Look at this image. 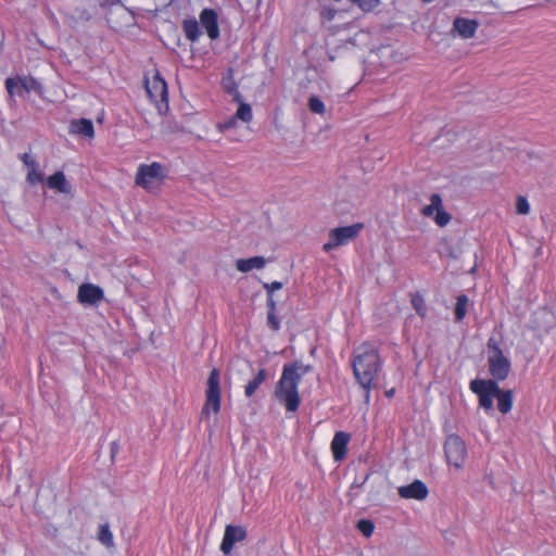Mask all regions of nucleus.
I'll use <instances>...</instances> for the list:
<instances>
[{
	"label": "nucleus",
	"mask_w": 556,
	"mask_h": 556,
	"mask_svg": "<svg viewBox=\"0 0 556 556\" xmlns=\"http://www.w3.org/2000/svg\"><path fill=\"white\" fill-rule=\"evenodd\" d=\"M412 304L420 317H422V318L426 317L427 306H426V302L421 295L417 294V295L413 296Z\"/></svg>",
	"instance_id": "nucleus-30"
},
{
	"label": "nucleus",
	"mask_w": 556,
	"mask_h": 556,
	"mask_svg": "<svg viewBox=\"0 0 556 556\" xmlns=\"http://www.w3.org/2000/svg\"><path fill=\"white\" fill-rule=\"evenodd\" d=\"M223 87L228 93L235 96L236 101L240 100L241 94L239 93L238 88L232 79L231 70L229 71L228 76L223 78Z\"/></svg>",
	"instance_id": "nucleus-28"
},
{
	"label": "nucleus",
	"mask_w": 556,
	"mask_h": 556,
	"mask_svg": "<svg viewBox=\"0 0 556 556\" xmlns=\"http://www.w3.org/2000/svg\"><path fill=\"white\" fill-rule=\"evenodd\" d=\"M497 399V408L502 414H507L513 408V391L511 390H502L500 388V393H496Z\"/></svg>",
	"instance_id": "nucleus-22"
},
{
	"label": "nucleus",
	"mask_w": 556,
	"mask_h": 556,
	"mask_svg": "<svg viewBox=\"0 0 556 556\" xmlns=\"http://www.w3.org/2000/svg\"><path fill=\"white\" fill-rule=\"evenodd\" d=\"M200 22L211 39L214 40L219 37L218 16L213 9L202 10L200 13Z\"/></svg>",
	"instance_id": "nucleus-15"
},
{
	"label": "nucleus",
	"mask_w": 556,
	"mask_h": 556,
	"mask_svg": "<svg viewBox=\"0 0 556 556\" xmlns=\"http://www.w3.org/2000/svg\"><path fill=\"white\" fill-rule=\"evenodd\" d=\"M393 393H394V390H390V391L387 392V395L391 396Z\"/></svg>",
	"instance_id": "nucleus-39"
},
{
	"label": "nucleus",
	"mask_w": 556,
	"mask_h": 556,
	"mask_svg": "<svg viewBox=\"0 0 556 556\" xmlns=\"http://www.w3.org/2000/svg\"><path fill=\"white\" fill-rule=\"evenodd\" d=\"M266 265L264 256H253L250 258H239L236 261V268L241 273H249L252 269H262Z\"/></svg>",
	"instance_id": "nucleus-20"
},
{
	"label": "nucleus",
	"mask_w": 556,
	"mask_h": 556,
	"mask_svg": "<svg viewBox=\"0 0 556 556\" xmlns=\"http://www.w3.org/2000/svg\"><path fill=\"white\" fill-rule=\"evenodd\" d=\"M267 305L269 307L268 314H267V325L270 329H273L274 331H277L280 329V321L275 314L276 303L273 298H269L267 300Z\"/></svg>",
	"instance_id": "nucleus-26"
},
{
	"label": "nucleus",
	"mask_w": 556,
	"mask_h": 556,
	"mask_svg": "<svg viewBox=\"0 0 556 556\" xmlns=\"http://www.w3.org/2000/svg\"><path fill=\"white\" fill-rule=\"evenodd\" d=\"M98 540L106 548H113L115 546L114 536H113V533H112V531L110 529V525L109 523L100 525L99 533H98Z\"/></svg>",
	"instance_id": "nucleus-24"
},
{
	"label": "nucleus",
	"mask_w": 556,
	"mask_h": 556,
	"mask_svg": "<svg viewBox=\"0 0 556 556\" xmlns=\"http://www.w3.org/2000/svg\"><path fill=\"white\" fill-rule=\"evenodd\" d=\"M78 301L81 304L96 305L104 298L103 290L92 283H83L78 288Z\"/></svg>",
	"instance_id": "nucleus-13"
},
{
	"label": "nucleus",
	"mask_w": 556,
	"mask_h": 556,
	"mask_svg": "<svg viewBox=\"0 0 556 556\" xmlns=\"http://www.w3.org/2000/svg\"><path fill=\"white\" fill-rule=\"evenodd\" d=\"M5 88L10 96H23L31 91L41 93V84L31 76H16L5 79Z\"/></svg>",
	"instance_id": "nucleus-9"
},
{
	"label": "nucleus",
	"mask_w": 556,
	"mask_h": 556,
	"mask_svg": "<svg viewBox=\"0 0 556 556\" xmlns=\"http://www.w3.org/2000/svg\"><path fill=\"white\" fill-rule=\"evenodd\" d=\"M312 369L311 365H305L301 361L283 365L280 379L276 384L275 396L279 403L285 405L287 412L294 413L299 409L301 403L299 384L303 376Z\"/></svg>",
	"instance_id": "nucleus-2"
},
{
	"label": "nucleus",
	"mask_w": 556,
	"mask_h": 556,
	"mask_svg": "<svg viewBox=\"0 0 556 556\" xmlns=\"http://www.w3.org/2000/svg\"><path fill=\"white\" fill-rule=\"evenodd\" d=\"M267 379L266 369L262 368L257 371V374L245 384L244 387V395L247 397H252L256 390L261 384L265 382Z\"/></svg>",
	"instance_id": "nucleus-21"
},
{
	"label": "nucleus",
	"mask_w": 556,
	"mask_h": 556,
	"mask_svg": "<svg viewBox=\"0 0 556 556\" xmlns=\"http://www.w3.org/2000/svg\"><path fill=\"white\" fill-rule=\"evenodd\" d=\"M247 538V531L241 526H227L220 544V551L229 554L236 543L242 542Z\"/></svg>",
	"instance_id": "nucleus-12"
},
{
	"label": "nucleus",
	"mask_w": 556,
	"mask_h": 556,
	"mask_svg": "<svg viewBox=\"0 0 556 556\" xmlns=\"http://www.w3.org/2000/svg\"><path fill=\"white\" fill-rule=\"evenodd\" d=\"M238 102H239V108L235 114L236 117L238 119H241L244 123L251 122L252 117H253V113H252V109H251L250 104L241 102V100H239Z\"/></svg>",
	"instance_id": "nucleus-27"
},
{
	"label": "nucleus",
	"mask_w": 556,
	"mask_h": 556,
	"mask_svg": "<svg viewBox=\"0 0 556 556\" xmlns=\"http://www.w3.org/2000/svg\"><path fill=\"white\" fill-rule=\"evenodd\" d=\"M488 350H489V354H498V352H503L500 343L494 338L489 339Z\"/></svg>",
	"instance_id": "nucleus-37"
},
{
	"label": "nucleus",
	"mask_w": 556,
	"mask_h": 556,
	"mask_svg": "<svg viewBox=\"0 0 556 556\" xmlns=\"http://www.w3.org/2000/svg\"><path fill=\"white\" fill-rule=\"evenodd\" d=\"M308 108L313 113L316 114L323 115L326 112L324 102L317 96H312L308 99Z\"/></svg>",
	"instance_id": "nucleus-29"
},
{
	"label": "nucleus",
	"mask_w": 556,
	"mask_h": 556,
	"mask_svg": "<svg viewBox=\"0 0 556 556\" xmlns=\"http://www.w3.org/2000/svg\"><path fill=\"white\" fill-rule=\"evenodd\" d=\"M351 440V435L344 431L336 432L331 441V451L333 458L340 462L345 458L348 453V445Z\"/></svg>",
	"instance_id": "nucleus-16"
},
{
	"label": "nucleus",
	"mask_w": 556,
	"mask_h": 556,
	"mask_svg": "<svg viewBox=\"0 0 556 556\" xmlns=\"http://www.w3.org/2000/svg\"><path fill=\"white\" fill-rule=\"evenodd\" d=\"M488 365L489 371L493 377L492 380H495L496 382L505 380L511 369L510 361L504 355L503 352H498V354H489Z\"/></svg>",
	"instance_id": "nucleus-11"
},
{
	"label": "nucleus",
	"mask_w": 556,
	"mask_h": 556,
	"mask_svg": "<svg viewBox=\"0 0 556 556\" xmlns=\"http://www.w3.org/2000/svg\"><path fill=\"white\" fill-rule=\"evenodd\" d=\"M47 185L50 189L63 193L72 194L73 188L70 181L66 179L63 172L58 170L53 175L47 178Z\"/></svg>",
	"instance_id": "nucleus-18"
},
{
	"label": "nucleus",
	"mask_w": 556,
	"mask_h": 556,
	"mask_svg": "<svg viewBox=\"0 0 556 556\" xmlns=\"http://www.w3.org/2000/svg\"><path fill=\"white\" fill-rule=\"evenodd\" d=\"M397 493L402 498L422 501L428 496L429 490L426 483L415 480L410 484L400 486Z\"/></svg>",
	"instance_id": "nucleus-14"
},
{
	"label": "nucleus",
	"mask_w": 556,
	"mask_h": 556,
	"mask_svg": "<svg viewBox=\"0 0 556 556\" xmlns=\"http://www.w3.org/2000/svg\"><path fill=\"white\" fill-rule=\"evenodd\" d=\"M469 299L466 294H460L456 299L455 305V320L460 321L465 318L467 314Z\"/></svg>",
	"instance_id": "nucleus-25"
},
{
	"label": "nucleus",
	"mask_w": 556,
	"mask_h": 556,
	"mask_svg": "<svg viewBox=\"0 0 556 556\" xmlns=\"http://www.w3.org/2000/svg\"><path fill=\"white\" fill-rule=\"evenodd\" d=\"M70 132L91 139L94 137V127L88 118L74 119L70 124Z\"/></svg>",
	"instance_id": "nucleus-19"
},
{
	"label": "nucleus",
	"mask_w": 556,
	"mask_h": 556,
	"mask_svg": "<svg viewBox=\"0 0 556 556\" xmlns=\"http://www.w3.org/2000/svg\"><path fill=\"white\" fill-rule=\"evenodd\" d=\"M444 452L447 464L456 469L464 466L467 457V448L465 442L456 434H451L444 443Z\"/></svg>",
	"instance_id": "nucleus-8"
},
{
	"label": "nucleus",
	"mask_w": 556,
	"mask_h": 556,
	"mask_svg": "<svg viewBox=\"0 0 556 556\" xmlns=\"http://www.w3.org/2000/svg\"><path fill=\"white\" fill-rule=\"evenodd\" d=\"M357 529L363 533L364 536L370 538L375 531V525L371 520L362 519L357 522Z\"/></svg>",
	"instance_id": "nucleus-31"
},
{
	"label": "nucleus",
	"mask_w": 556,
	"mask_h": 556,
	"mask_svg": "<svg viewBox=\"0 0 556 556\" xmlns=\"http://www.w3.org/2000/svg\"><path fill=\"white\" fill-rule=\"evenodd\" d=\"M165 177V167L159 162H153L139 165L135 182L139 187L150 190L155 181H162Z\"/></svg>",
	"instance_id": "nucleus-7"
},
{
	"label": "nucleus",
	"mask_w": 556,
	"mask_h": 556,
	"mask_svg": "<svg viewBox=\"0 0 556 556\" xmlns=\"http://www.w3.org/2000/svg\"><path fill=\"white\" fill-rule=\"evenodd\" d=\"M184 33L190 41L194 42L201 36L199 23L194 18L184 20L182 22Z\"/></svg>",
	"instance_id": "nucleus-23"
},
{
	"label": "nucleus",
	"mask_w": 556,
	"mask_h": 556,
	"mask_svg": "<svg viewBox=\"0 0 556 556\" xmlns=\"http://www.w3.org/2000/svg\"><path fill=\"white\" fill-rule=\"evenodd\" d=\"M478 22L464 17H456L453 23V29L464 39L472 38L478 29Z\"/></svg>",
	"instance_id": "nucleus-17"
},
{
	"label": "nucleus",
	"mask_w": 556,
	"mask_h": 556,
	"mask_svg": "<svg viewBox=\"0 0 556 556\" xmlns=\"http://www.w3.org/2000/svg\"><path fill=\"white\" fill-rule=\"evenodd\" d=\"M21 161L24 163L25 166H27L28 169L39 167L38 162L29 153L22 154Z\"/></svg>",
	"instance_id": "nucleus-35"
},
{
	"label": "nucleus",
	"mask_w": 556,
	"mask_h": 556,
	"mask_svg": "<svg viewBox=\"0 0 556 556\" xmlns=\"http://www.w3.org/2000/svg\"><path fill=\"white\" fill-rule=\"evenodd\" d=\"M470 390L479 396V404L484 410L493 409V400L496 393H500V387L495 380L475 379L470 382Z\"/></svg>",
	"instance_id": "nucleus-6"
},
{
	"label": "nucleus",
	"mask_w": 556,
	"mask_h": 556,
	"mask_svg": "<svg viewBox=\"0 0 556 556\" xmlns=\"http://www.w3.org/2000/svg\"><path fill=\"white\" fill-rule=\"evenodd\" d=\"M422 1H424V2H427V3H429V2H431L432 0H422Z\"/></svg>",
	"instance_id": "nucleus-40"
},
{
	"label": "nucleus",
	"mask_w": 556,
	"mask_h": 556,
	"mask_svg": "<svg viewBox=\"0 0 556 556\" xmlns=\"http://www.w3.org/2000/svg\"><path fill=\"white\" fill-rule=\"evenodd\" d=\"M27 181L30 185H37V184H40V182L43 181V175L39 170V167H35V168L28 169Z\"/></svg>",
	"instance_id": "nucleus-32"
},
{
	"label": "nucleus",
	"mask_w": 556,
	"mask_h": 556,
	"mask_svg": "<svg viewBox=\"0 0 556 556\" xmlns=\"http://www.w3.org/2000/svg\"><path fill=\"white\" fill-rule=\"evenodd\" d=\"M516 211L520 215H527L530 212V204L527 198L519 195L516 201Z\"/></svg>",
	"instance_id": "nucleus-33"
},
{
	"label": "nucleus",
	"mask_w": 556,
	"mask_h": 556,
	"mask_svg": "<svg viewBox=\"0 0 556 556\" xmlns=\"http://www.w3.org/2000/svg\"><path fill=\"white\" fill-rule=\"evenodd\" d=\"M337 13L338 10L330 5L323 7L320 11V15L325 21H332L336 17Z\"/></svg>",
	"instance_id": "nucleus-34"
},
{
	"label": "nucleus",
	"mask_w": 556,
	"mask_h": 556,
	"mask_svg": "<svg viewBox=\"0 0 556 556\" xmlns=\"http://www.w3.org/2000/svg\"><path fill=\"white\" fill-rule=\"evenodd\" d=\"M207 388L205 391V403L202 408V415L219 413L222 403L220 390V372L217 368H213L207 378Z\"/></svg>",
	"instance_id": "nucleus-4"
},
{
	"label": "nucleus",
	"mask_w": 556,
	"mask_h": 556,
	"mask_svg": "<svg viewBox=\"0 0 556 556\" xmlns=\"http://www.w3.org/2000/svg\"><path fill=\"white\" fill-rule=\"evenodd\" d=\"M352 366L354 377L365 392V402L369 403L381 366L378 349L370 342H363L353 352Z\"/></svg>",
	"instance_id": "nucleus-1"
},
{
	"label": "nucleus",
	"mask_w": 556,
	"mask_h": 556,
	"mask_svg": "<svg viewBox=\"0 0 556 556\" xmlns=\"http://www.w3.org/2000/svg\"><path fill=\"white\" fill-rule=\"evenodd\" d=\"M421 214L426 217L433 216L435 224L440 227L446 226L451 220V215L444 211L442 198L438 193L430 197V204L421 208Z\"/></svg>",
	"instance_id": "nucleus-10"
},
{
	"label": "nucleus",
	"mask_w": 556,
	"mask_h": 556,
	"mask_svg": "<svg viewBox=\"0 0 556 556\" xmlns=\"http://www.w3.org/2000/svg\"><path fill=\"white\" fill-rule=\"evenodd\" d=\"M362 229L363 224H353L331 229L329 240L323 247L324 251L330 252L339 247L349 244L359 235Z\"/></svg>",
	"instance_id": "nucleus-5"
},
{
	"label": "nucleus",
	"mask_w": 556,
	"mask_h": 556,
	"mask_svg": "<svg viewBox=\"0 0 556 556\" xmlns=\"http://www.w3.org/2000/svg\"><path fill=\"white\" fill-rule=\"evenodd\" d=\"M237 119L238 118L236 117V115L231 116L230 118H228L227 121H225L224 123L218 125L219 130L225 131V130L233 128L237 124Z\"/></svg>",
	"instance_id": "nucleus-38"
},
{
	"label": "nucleus",
	"mask_w": 556,
	"mask_h": 556,
	"mask_svg": "<svg viewBox=\"0 0 556 556\" xmlns=\"http://www.w3.org/2000/svg\"><path fill=\"white\" fill-rule=\"evenodd\" d=\"M147 93L152 102L156 105L159 113L164 114L168 111V89L164 78L161 77L159 72H155L152 77L144 79Z\"/></svg>",
	"instance_id": "nucleus-3"
},
{
	"label": "nucleus",
	"mask_w": 556,
	"mask_h": 556,
	"mask_svg": "<svg viewBox=\"0 0 556 556\" xmlns=\"http://www.w3.org/2000/svg\"><path fill=\"white\" fill-rule=\"evenodd\" d=\"M282 287H283V285L280 281H273L270 283H264V289L268 293V299L273 298V293L275 291H278V290L282 289Z\"/></svg>",
	"instance_id": "nucleus-36"
}]
</instances>
